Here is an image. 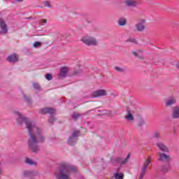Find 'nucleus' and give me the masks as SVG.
I'll use <instances>...</instances> for the list:
<instances>
[{
  "label": "nucleus",
  "mask_w": 179,
  "mask_h": 179,
  "mask_svg": "<svg viewBox=\"0 0 179 179\" xmlns=\"http://www.w3.org/2000/svg\"><path fill=\"white\" fill-rule=\"evenodd\" d=\"M143 124H145V122H143V121L140 122V125H143Z\"/></svg>",
  "instance_id": "obj_38"
},
{
  "label": "nucleus",
  "mask_w": 179,
  "mask_h": 179,
  "mask_svg": "<svg viewBox=\"0 0 179 179\" xmlns=\"http://www.w3.org/2000/svg\"><path fill=\"white\" fill-rule=\"evenodd\" d=\"M171 117L173 120H179V106L173 108Z\"/></svg>",
  "instance_id": "obj_16"
},
{
  "label": "nucleus",
  "mask_w": 179,
  "mask_h": 179,
  "mask_svg": "<svg viewBox=\"0 0 179 179\" xmlns=\"http://www.w3.org/2000/svg\"><path fill=\"white\" fill-rule=\"evenodd\" d=\"M103 96H107V92L105 90H99L94 91L91 94V97L93 98L101 97Z\"/></svg>",
  "instance_id": "obj_10"
},
{
  "label": "nucleus",
  "mask_w": 179,
  "mask_h": 179,
  "mask_svg": "<svg viewBox=\"0 0 179 179\" xmlns=\"http://www.w3.org/2000/svg\"><path fill=\"white\" fill-rule=\"evenodd\" d=\"M17 2H23V0H16Z\"/></svg>",
  "instance_id": "obj_39"
},
{
  "label": "nucleus",
  "mask_w": 179,
  "mask_h": 179,
  "mask_svg": "<svg viewBox=\"0 0 179 179\" xmlns=\"http://www.w3.org/2000/svg\"><path fill=\"white\" fill-rule=\"evenodd\" d=\"M24 98L25 99V100L27 103H30V101H31L30 98L27 97V96H26V94H24Z\"/></svg>",
  "instance_id": "obj_33"
},
{
  "label": "nucleus",
  "mask_w": 179,
  "mask_h": 179,
  "mask_svg": "<svg viewBox=\"0 0 179 179\" xmlns=\"http://www.w3.org/2000/svg\"><path fill=\"white\" fill-rule=\"evenodd\" d=\"M40 114H50L52 115L55 113V108H43L39 110Z\"/></svg>",
  "instance_id": "obj_11"
},
{
  "label": "nucleus",
  "mask_w": 179,
  "mask_h": 179,
  "mask_svg": "<svg viewBox=\"0 0 179 179\" xmlns=\"http://www.w3.org/2000/svg\"><path fill=\"white\" fill-rule=\"evenodd\" d=\"M0 166H1V162H0ZM2 174V170L0 169V175Z\"/></svg>",
  "instance_id": "obj_40"
},
{
  "label": "nucleus",
  "mask_w": 179,
  "mask_h": 179,
  "mask_svg": "<svg viewBox=\"0 0 179 179\" xmlns=\"http://www.w3.org/2000/svg\"><path fill=\"white\" fill-rule=\"evenodd\" d=\"M150 163H152V158L150 157H148L147 161L145 162L144 165L141 168L138 179H143V177H145V174H146V169H148V166H149Z\"/></svg>",
  "instance_id": "obj_7"
},
{
  "label": "nucleus",
  "mask_w": 179,
  "mask_h": 179,
  "mask_svg": "<svg viewBox=\"0 0 179 179\" xmlns=\"http://www.w3.org/2000/svg\"><path fill=\"white\" fill-rule=\"evenodd\" d=\"M0 28L1 29V34H6L8 33V25H6L3 18H0Z\"/></svg>",
  "instance_id": "obj_12"
},
{
  "label": "nucleus",
  "mask_w": 179,
  "mask_h": 179,
  "mask_svg": "<svg viewBox=\"0 0 179 179\" xmlns=\"http://www.w3.org/2000/svg\"><path fill=\"white\" fill-rule=\"evenodd\" d=\"M115 69L117 72H125V69L124 68L117 66V67L115 68Z\"/></svg>",
  "instance_id": "obj_27"
},
{
  "label": "nucleus",
  "mask_w": 179,
  "mask_h": 179,
  "mask_svg": "<svg viewBox=\"0 0 179 179\" xmlns=\"http://www.w3.org/2000/svg\"><path fill=\"white\" fill-rule=\"evenodd\" d=\"M170 170H171V164H170V162L161 166V171L162 173H163V174H166V173H169Z\"/></svg>",
  "instance_id": "obj_17"
},
{
  "label": "nucleus",
  "mask_w": 179,
  "mask_h": 179,
  "mask_svg": "<svg viewBox=\"0 0 179 179\" xmlns=\"http://www.w3.org/2000/svg\"><path fill=\"white\" fill-rule=\"evenodd\" d=\"M117 23L119 26H125L127 24V19L124 17L119 18Z\"/></svg>",
  "instance_id": "obj_20"
},
{
  "label": "nucleus",
  "mask_w": 179,
  "mask_h": 179,
  "mask_svg": "<svg viewBox=\"0 0 179 179\" xmlns=\"http://www.w3.org/2000/svg\"><path fill=\"white\" fill-rule=\"evenodd\" d=\"M121 170V168H118L117 169V172L116 173H120V171Z\"/></svg>",
  "instance_id": "obj_37"
},
{
  "label": "nucleus",
  "mask_w": 179,
  "mask_h": 179,
  "mask_svg": "<svg viewBox=\"0 0 179 179\" xmlns=\"http://www.w3.org/2000/svg\"><path fill=\"white\" fill-rule=\"evenodd\" d=\"M127 43H134L135 44H136V39L135 38H129L127 40Z\"/></svg>",
  "instance_id": "obj_26"
},
{
  "label": "nucleus",
  "mask_w": 179,
  "mask_h": 179,
  "mask_svg": "<svg viewBox=\"0 0 179 179\" xmlns=\"http://www.w3.org/2000/svg\"><path fill=\"white\" fill-rule=\"evenodd\" d=\"M130 157H131V155L129 154L127 155V157L124 159H122V158L120 157H117L116 158H114L113 159H112V163L115 166H117V164H122V165L127 164V163H128V160H129Z\"/></svg>",
  "instance_id": "obj_8"
},
{
  "label": "nucleus",
  "mask_w": 179,
  "mask_h": 179,
  "mask_svg": "<svg viewBox=\"0 0 179 179\" xmlns=\"http://www.w3.org/2000/svg\"><path fill=\"white\" fill-rule=\"evenodd\" d=\"M33 86L34 89H36L37 90H40V85L38 83H34Z\"/></svg>",
  "instance_id": "obj_31"
},
{
  "label": "nucleus",
  "mask_w": 179,
  "mask_h": 179,
  "mask_svg": "<svg viewBox=\"0 0 179 179\" xmlns=\"http://www.w3.org/2000/svg\"><path fill=\"white\" fill-rule=\"evenodd\" d=\"M80 134V131L74 130L67 141L68 145H70V146H73V145L78 142V136H79Z\"/></svg>",
  "instance_id": "obj_4"
},
{
  "label": "nucleus",
  "mask_w": 179,
  "mask_h": 179,
  "mask_svg": "<svg viewBox=\"0 0 179 179\" xmlns=\"http://www.w3.org/2000/svg\"><path fill=\"white\" fill-rule=\"evenodd\" d=\"M7 61L8 62H11L12 64H15L19 61V56L16 55V53H13L7 57Z\"/></svg>",
  "instance_id": "obj_13"
},
{
  "label": "nucleus",
  "mask_w": 179,
  "mask_h": 179,
  "mask_svg": "<svg viewBox=\"0 0 179 179\" xmlns=\"http://www.w3.org/2000/svg\"><path fill=\"white\" fill-rule=\"evenodd\" d=\"M126 113L127 115H124L125 120H127V121H135V117H134V115H132V113L129 108H127Z\"/></svg>",
  "instance_id": "obj_15"
},
{
  "label": "nucleus",
  "mask_w": 179,
  "mask_h": 179,
  "mask_svg": "<svg viewBox=\"0 0 179 179\" xmlns=\"http://www.w3.org/2000/svg\"><path fill=\"white\" fill-rule=\"evenodd\" d=\"M153 138H155V139H159L160 138V134L157 131L155 132L153 134Z\"/></svg>",
  "instance_id": "obj_25"
},
{
  "label": "nucleus",
  "mask_w": 179,
  "mask_h": 179,
  "mask_svg": "<svg viewBox=\"0 0 179 179\" xmlns=\"http://www.w3.org/2000/svg\"><path fill=\"white\" fill-rule=\"evenodd\" d=\"M41 23H43L44 24H45V23H47V19H43L41 20Z\"/></svg>",
  "instance_id": "obj_34"
},
{
  "label": "nucleus",
  "mask_w": 179,
  "mask_h": 179,
  "mask_svg": "<svg viewBox=\"0 0 179 179\" xmlns=\"http://www.w3.org/2000/svg\"><path fill=\"white\" fill-rule=\"evenodd\" d=\"M24 176H25V177H33V176H36V173H33V172L30 171H24Z\"/></svg>",
  "instance_id": "obj_23"
},
{
  "label": "nucleus",
  "mask_w": 179,
  "mask_h": 179,
  "mask_svg": "<svg viewBox=\"0 0 179 179\" xmlns=\"http://www.w3.org/2000/svg\"><path fill=\"white\" fill-rule=\"evenodd\" d=\"M15 114L18 116L17 122L19 125H22L25 122L27 129L28 130V136H29L27 144L31 151L33 153H38L40 152V147L38 146V142L44 143L45 142V137L41 134V130L32 124L31 121L27 120V118L23 117L19 112H15Z\"/></svg>",
  "instance_id": "obj_1"
},
{
  "label": "nucleus",
  "mask_w": 179,
  "mask_h": 179,
  "mask_svg": "<svg viewBox=\"0 0 179 179\" xmlns=\"http://www.w3.org/2000/svg\"><path fill=\"white\" fill-rule=\"evenodd\" d=\"M0 34H1V31H0Z\"/></svg>",
  "instance_id": "obj_43"
},
{
  "label": "nucleus",
  "mask_w": 179,
  "mask_h": 179,
  "mask_svg": "<svg viewBox=\"0 0 179 179\" xmlns=\"http://www.w3.org/2000/svg\"><path fill=\"white\" fill-rule=\"evenodd\" d=\"M82 115H83V114L82 113H73L71 115L73 120H74V121H76L78 120H79L80 118V117H82Z\"/></svg>",
  "instance_id": "obj_21"
},
{
  "label": "nucleus",
  "mask_w": 179,
  "mask_h": 179,
  "mask_svg": "<svg viewBox=\"0 0 179 179\" xmlns=\"http://www.w3.org/2000/svg\"><path fill=\"white\" fill-rule=\"evenodd\" d=\"M69 170H72L73 173H76L78 171V168L73 166H69L66 164H62L58 171L55 172L57 178L58 179H71L69 178V176L66 174H71Z\"/></svg>",
  "instance_id": "obj_2"
},
{
  "label": "nucleus",
  "mask_w": 179,
  "mask_h": 179,
  "mask_svg": "<svg viewBox=\"0 0 179 179\" xmlns=\"http://www.w3.org/2000/svg\"><path fill=\"white\" fill-rule=\"evenodd\" d=\"M161 179H167V178H161Z\"/></svg>",
  "instance_id": "obj_42"
},
{
  "label": "nucleus",
  "mask_w": 179,
  "mask_h": 179,
  "mask_svg": "<svg viewBox=\"0 0 179 179\" xmlns=\"http://www.w3.org/2000/svg\"><path fill=\"white\" fill-rule=\"evenodd\" d=\"M45 78L47 80H52V75L48 73L45 75Z\"/></svg>",
  "instance_id": "obj_28"
},
{
  "label": "nucleus",
  "mask_w": 179,
  "mask_h": 179,
  "mask_svg": "<svg viewBox=\"0 0 179 179\" xmlns=\"http://www.w3.org/2000/svg\"><path fill=\"white\" fill-rule=\"evenodd\" d=\"M54 121H55V117H54V116H50L49 117V122L50 124H54Z\"/></svg>",
  "instance_id": "obj_29"
},
{
  "label": "nucleus",
  "mask_w": 179,
  "mask_h": 179,
  "mask_svg": "<svg viewBox=\"0 0 179 179\" xmlns=\"http://www.w3.org/2000/svg\"><path fill=\"white\" fill-rule=\"evenodd\" d=\"M25 163H27V164H29V166H37V163L30 158H26Z\"/></svg>",
  "instance_id": "obj_22"
},
{
  "label": "nucleus",
  "mask_w": 179,
  "mask_h": 179,
  "mask_svg": "<svg viewBox=\"0 0 179 179\" xmlns=\"http://www.w3.org/2000/svg\"><path fill=\"white\" fill-rule=\"evenodd\" d=\"M157 147L161 150L162 152H164V153L169 152V148L164 143L162 142H158L156 143Z\"/></svg>",
  "instance_id": "obj_18"
},
{
  "label": "nucleus",
  "mask_w": 179,
  "mask_h": 179,
  "mask_svg": "<svg viewBox=\"0 0 179 179\" xmlns=\"http://www.w3.org/2000/svg\"><path fill=\"white\" fill-rule=\"evenodd\" d=\"M44 5L45 7L51 8V4H50V1H45Z\"/></svg>",
  "instance_id": "obj_32"
},
{
  "label": "nucleus",
  "mask_w": 179,
  "mask_h": 179,
  "mask_svg": "<svg viewBox=\"0 0 179 179\" xmlns=\"http://www.w3.org/2000/svg\"><path fill=\"white\" fill-rule=\"evenodd\" d=\"M124 3L129 8H136L138 5H141V2L138 0H125Z\"/></svg>",
  "instance_id": "obj_9"
},
{
  "label": "nucleus",
  "mask_w": 179,
  "mask_h": 179,
  "mask_svg": "<svg viewBox=\"0 0 179 179\" xmlns=\"http://www.w3.org/2000/svg\"><path fill=\"white\" fill-rule=\"evenodd\" d=\"M81 41L86 45H97V41L93 37L84 36L82 38Z\"/></svg>",
  "instance_id": "obj_6"
},
{
  "label": "nucleus",
  "mask_w": 179,
  "mask_h": 179,
  "mask_svg": "<svg viewBox=\"0 0 179 179\" xmlns=\"http://www.w3.org/2000/svg\"><path fill=\"white\" fill-rule=\"evenodd\" d=\"M146 29V20L145 19H138L137 23L135 24L134 31H138V33H142L145 31Z\"/></svg>",
  "instance_id": "obj_3"
},
{
  "label": "nucleus",
  "mask_w": 179,
  "mask_h": 179,
  "mask_svg": "<svg viewBox=\"0 0 179 179\" xmlns=\"http://www.w3.org/2000/svg\"><path fill=\"white\" fill-rule=\"evenodd\" d=\"M69 70L68 69V67H62L60 69V73L59 74V79H64V78H66L68 76V72Z\"/></svg>",
  "instance_id": "obj_14"
},
{
  "label": "nucleus",
  "mask_w": 179,
  "mask_h": 179,
  "mask_svg": "<svg viewBox=\"0 0 179 179\" xmlns=\"http://www.w3.org/2000/svg\"><path fill=\"white\" fill-rule=\"evenodd\" d=\"M177 103V99L174 96H171L168 98L166 101V107H170V106H173V104H176Z\"/></svg>",
  "instance_id": "obj_19"
},
{
  "label": "nucleus",
  "mask_w": 179,
  "mask_h": 179,
  "mask_svg": "<svg viewBox=\"0 0 179 179\" xmlns=\"http://www.w3.org/2000/svg\"><path fill=\"white\" fill-rule=\"evenodd\" d=\"M157 156L159 157L158 162H162V163H170L171 162L170 155L164 152H158Z\"/></svg>",
  "instance_id": "obj_5"
},
{
  "label": "nucleus",
  "mask_w": 179,
  "mask_h": 179,
  "mask_svg": "<svg viewBox=\"0 0 179 179\" xmlns=\"http://www.w3.org/2000/svg\"><path fill=\"white\" fill-rule=\"evenodd\" d=\"M138 52H143V50H138Z\"/></svg>",
  "instance_id": "obj_41"
},
{
  "label": "nucleus",
  "mask_w": 179,
  "mask_h": 179,
  "mask_svg": "<svg viewBox=\"0 0 179 179\" xmlns=\"http://www.w3.org/2000/svg\"><path fill=\"white\" fill-rule=\"evenodd\" d=\"M40 46H41V42H35L34 43V47L35 48H37V47H40Z\"/></svg>",
  "instance_id": "obj_30"
},
{
  "label": "nucleus",
  "mask_w": 179,
  "mask_h": 179,
  "mask_svg": "<svg viewBox=\"0 0 179 179\" xmlns=\"http://www.w3.org/2000/svg\"><path fill=\"white\" fill-rule=\"evenodd\" d=\"M114 176L115 179H124V173H115Z\"/></svg>",
  "instance_id": "obj_24"
},
{
  "label": "nucleus",
  "mask_w": 179,
  "mask_h": 179,
  "mask_svg": "<svg viewBox=\"0 0 179 179\" xmlns=\"http://www.w3.org/2000/svg\"><path fill=\"white\" fill-rule=\"evenodd\" d=\"M132 55H134V57H138V53L136 52H132Z\"/></svg>",
  "instance_id": "obj_35"
},
{
  "label": "nucleus",
  "mask_w": 179,
  "mask_h": 179,
  "mask_svg": "<svg viewBox=\"0 0 179 179\" xmlns=\"http://www.w3.org/2000/svg\"><path fill=\"white\" fill-rule=\"evenodd\" d=\"M139 59H145V58L142 56H138Z\"/></svg>",
  "instance_id": "obj_36"
}]
</instances>
